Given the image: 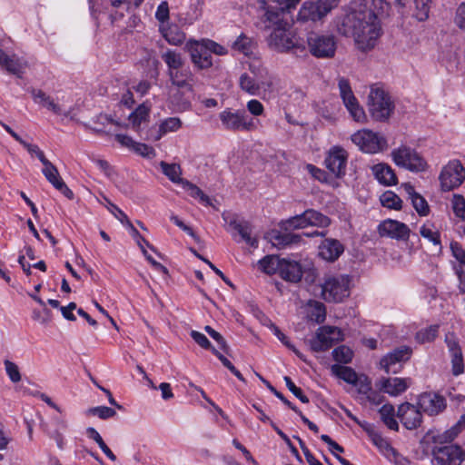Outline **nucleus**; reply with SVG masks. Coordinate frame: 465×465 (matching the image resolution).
I'll use <instances>...</instances> for the list:
<instances>
[{
  "label": "nucleus",
  "mask_w": 465,
  "mask_h": 465,
  "mask_svg": "<svg viewBox=\"0 0 465 465\" xmlns=\"http://www.w3.org/2000/svg\"><path fill=\"white\" fill-rule=\"evenodd\" d=\"M2 67H5L9 73L20 76L24 72L25 64L18 58L9 56Z\"/></svg>",
  "instance_id": "4d7b16f0"
},
{
  "label": "nucleus",
  "mask_w": 465,
  "mask_h": 465,
  "mask_svg": "<svg viewBox=\"0 0 465 465\" xmlns=\"http://www.w3.org/2000/svg\"><path fill=\"white\" fill-rule=\"evenodd\" d=\"M43 174L46 180L54 187L55 184L60 183L63 179L61 178L57 168L51 163L45 166L42 170Z\"/></svg>",
  "instance_id": "13d9d810"
},
{
  "label": "nucleus",
  "mask_w": 465,
  "mask_h": 465,
  "mask_svg": "<svg viewBox=\"0 0 465 465\" xmlns=\"http://www.w3.org/2000/svg\"><path fill=\"white\" fill-rule=\"evenodd\" d=\"M381 203L382 206L394 209V210H400L401 208V198L394 193L391 191H387L381 196Z\"/></svg>",
  "instance_id": "8fccbe9b"
},
{
  "label": "nucleus",
  "mask_w": 465,
  "mask_h": 465,
  "mask_svg": "<svg viewBox=\"0 0 465 465\" xmlns=\"http://www.w3.org/2000/svg\"><path fill=\"white\" fill-rule=\"evenodd\" d=\"M289 391L297 397L302 403H308L309 398L303 394L301 388L297 387L289 376L283 378Z\"/></svg>",
  "instance_id": "e2e57ef3"
},
{
  "label": "nucleus",
  "mask_w": 465,
  "mask_h": 465,
  "mask_svg": "<svg viewBox=\"0 0 465 465\" xmlns=\"http://www.w3.org/2000/svg\"><path fill=\"white\" fill-rule=\"evenodd\" d=\"M119 218H120V222L126 225L130 231H131V233H132V236L135 239V240H138V239H141V241H143L147 247H149L151 250L153 251H155L153 246L150 244V242L144 238L143 237L140 232H138V230L133 225V223H131V221L129 220L128 216L124 213H120V215H119Z\"/></svg>",
  "instance_id": "6e6d98bb"
},
{
  "label": "nucleus",
  "mask_w": 465,
  "mask_h": 465,
  "mask_svg": "<svg viewBox=\"0 0 465 465\" xmlns=\"http://www.w3.org/2000/svg\"><path fill=\"white\" fill-rule=\"evenodd\" d=\"M417 404L424 413L430 416L442 412L447 406L446 399L432 391L421 393L418 398Z\"/></svg>",
  "instance_id": "f3484780"
},
{
  "label": "nucleus",
  "mask_w": 465,
  "mask_h": 465,
  "mask_svg": "<svg viewBox=\"0 0 465 465\" xmlns=\"http://www.w3.org/2000/svg\"><path fill=\"white\" fill-rule=\"evenodd\" d=\"M368 107L375 120L385 121L393 112L394 104L383 89L372 87L368 97Z\"/></svg>",
  "instance_id": "20e7f679"
},
{
  "label": "nucleus",
  "mask_w": 465,
  "mask_h": 465,
  "mask_svg": "<svg viewBox=\"0 0 465 465\" xmlns=\"http://www.w3.org/2000/svg\"><path fill=\"white\" fill-rule=\"evenodd\" d=\"M205 47L208 49L209 53H213L218 55H225L227 54V49L221 45L220 44L213 41V40H203V41Z\"/></svg>",
  "instance_id": "338daca9"
},
{
  "label": "nucleus",
  "mask_w": 465,
  "mask_h": 465,
  "mask_svg": "<svg viewBox=\"0 0 465 465\" xmlns=\"http://www.w3.org/2000/svg\"><path fill=\"white\" fill-rule=\"evenodd\" d=\"M439 332V325H430L428 328L422 329L416 333V340L420 343L430 342L434 341Z\"/></svg>",
  "instance_id": "09e8293b"
},
{
  "label": "nucleus",
  "mask_w": 465,
  "mask_h": 465,
  "mask_svg": "<svg viewBox=\"0 0 465 465\" xmlns=\"http://www.w3.org/2000/svg\"><path fill=\"white\" fill-rule=\"evenodd\" d=\"M160 167L163 173L168 177V179L174 183L183 185V182H186L187 180L183 179L182 176V168L177 163H168L163 161L160 163Z\"/></svg>",
  "instance_id": "7c9ffc66"
},
{
  "label": "nucleus",
  "mask_w": 465,
  "mask_h": 465,
  "mask_svg": "<svg viewBox=\"0 0 465 465\" xmlns=\"http://www.w3.org/2000/svg\"><path fill=\"white\" fill-rule=\"evenodd\" d=\"M334 361L341 363H349L353 356L352 351L344 345L335 348L332 351Z\"/></svg>",
  "instance_id": "603ef678"
},
{
  "label": "nucleus",
  "mask_w": 465,
  "mask_h": 465,
  "mask_svg": "<svg viewBox=\"0 0 465 465\" xmlns=\"http://www.w3.org/2000/svg\"><path fill=\"white\" fill-rule=\"evenodd\" d=\"M331 372L347 383L357 385L358 375L351 367L334 364L331 366Z\"/></svg>",
  "instance_id": "2f4dec72"
},
{
  "label": "nucleus",
  "mask_w": 465,
  "mask_h": 465,
  "mask_svg": "<svg viewBox=\"0 0 465 465\" xmlns=\"http://www.w3.org/2000/svg\"><path fill=\"white\" fill-rule=\"evenodd\" d=\"M232 48L242 53L244 55H249L252 53L253 42L252 41L251 38L242 34L233 42Z\"/></svg>",
  "instance_id": "37998d69"
},
{
  "label": "nucleus",
  "mask_w": 465,
  "mask_h": 465,
  "mask_svg": "<svg viewBox=\"0 0 465 465\" xmlns=\"http://www.w3.org/2000/svg\"><path fill=\"white\" fill-rule=\"evenodd\" d=\"M445 342L450 359L451 373L454 376H460L465 371V364L461 347L453 333H448L445 336Z\"/></svg>",
  "instance_id": "dca6fc26"
},
{
  "label": "nucleus",
  "mask_w": 465,
  "mask_h": 465,
  "mask_svg": "<svg viewBox=\"0 0 465 465\" xmlns=\"http://www.w3.org/2000/svg\"><path fill=\"white\" fill-rule=\"evenodd\" d=\"M337 30L344 36L353 37L355 45L361 51L372 49L381 35L377 15L367 8L353 10L344 15Z\"/></svg>",
  "instance_id": "f257e3e1"
},
{
  "label": "nucleus",
  "mask_w": 465,
  "mask_h": 465,
  "mask_svg": "<svg viewBox=\"0 0 465 465\" xmlns=\"http://www.w3.org/2000/svg\"><path fill=\"white\" fill-rule=\"evenodd\" d=\"M282 224L285 230L301 229L310 225L308 216H305V212L302 214L289 218L284 221Z\"/></svg>",
  "instance_id": "49530a36"
},
{
  "label": "nucleus",
  "mask_w": 465,
  "mask_h": 465,
  "mask_svg": "<svg viewBox=\"0 0 465 465\" xmlns=\"http://www.w3.org/2000/svg\"><path fill=\"white\" fill-rule=\"evenodd\" d=\"M308 317L311 321L322 323L326 318V309L323 303L318 301H309Z\"/></svg>",
  "instance_id": "473e14b6"
},
{
  "label": "nucleus",
  "mask_w": 465,
  "mask_h": 465,
  "mask_svg": "<svg viewBox=\"0 0 465 465\" xmlns=\"http://www.w3.org/2000/svg\"><path fill=\"white\" fill-rule=\"evenodd\" d=\"M285 12L283 9L281 8V6L277 4V5H268L265 7V18L266 21L272 24L275 26H278L279 25H285L286 22H283L282 15Z\"/></svg>",
  "instance_id": "4c0bfd02"
},
{
  "label": "nucleus",
  "mask_w": 465,
  "mask_h": 465,
  "mask_svg": "<svg viewBox=\"0 0 465 465\" xmlns=\"http://www.w3.org/2000/svg\"><path fill=\"white\" fill-rule=\"evenodd\" d=\"M371 440L386 459L394 453L395 449L378 432L373 434Z\"/></svg>",
  "instance_id": "a18cd8bd"
},
{
  "label": "nucleus",
  "mask_w": 465,
  "mask_h": 465,
  "mask_svg": "<svg viewBox=\"0 0 465 465\" xmlns=\"http://www.w3.org/2000/svg\"><path fill=\"white\" fill-rule=\"evenodd\" d=\"M269 47L278 53H288L293 50L303 52L304 46L298 44L294 35L288 29V24L275 26L267 39Z\"/></svg>",
  "instance_id": "7ed1b4c3"
},
{
  "label": "nucleus",
  "mask_w": 465,
  "mask_h": 465,
  "mask_svg": "<svg viewBox=\"0 0 465 465\" xmlns=\"http://www.w3.org/2000/svg\"><path fill=\"white\" fill-rule=\"evenodd\" d=\"M192 62L200 69H207L213 65V58L203 44H196L191 51Z\"/></svg>",
  "instance_id": "cd10ccee"
},
{
  "label": "nucleus",
  "mask_w": 465,
  "mask_h": 465,
  "mask_svg": "<svg viewBox=\"0 0 465 465\" xmlns=\"http://www.w3.org/2000/svg\"><path fill=\"white\" fill-rule=\"evenodd\" d=\"M87 435L89 438L93 439L103 450V452L113 461L116 460V456L113 453V451L108 448V446L104 443L103 438L98 433V431L90 427L87 429Z\"/></svg>",
  "instance_id": "c03bdc74"
},
{
  "label": "nucleus",
  "mask_w": 465,
  "mask_h": 465,
  "mask_svg": "<svg viewBox=\"0 0 465 465\" xmlns=\"http://www.w3.org/2000/svg\"><path fill=\"white\" fill-rule=\"evenodd\" d=\"M338 86L340 95L351 117L356 122H363L366 118V114L362 107L360 106L357 98L354 96L349 81L344 77H341L338 82Z\"/></svg>",
  "instance_id": "f8f14e48"
},
{
  "label": "nucleus",
  "mask_w": 465,
  "mask_h": 465,
  "mask_svg": "<svg viewBox=\"0 0 465 465\" xmlns=\"http://www.w3.org/2000/svg\"><path fill=\"white\" fill-rule=\"evenodd\" d=\"M460 432L461 431L460 430V424H454L449 430L434 436V442L436 444L450 443L453 441Z\"/></svg>",
  "instance_id": "79ce46f5"
},
{
  "label": "nucleus",
  "mask_w": 465,
  "mask_h": 465,
  "mask_svg": "<svg viewBox=\"0 0 465 465\" xmlns=\"http://www.w3.org/2000/svg\"><path fill=\"white\" fill-rule=\"evenodd\" d=\"M439 179L442 191L453 190L464 182L465 168L460 161H450L442 168Z\"/></svg>",
  "instance_id": "1a4fd4ad"
},
{
  "label": "nucleus",
  "mask_w": 465,
  "mask_h": 465,
  "mask_svg": "<svg viewBox=\"0 0 465 465\" xmlns=\"http://www.w3.org/2000/svg\"><path fill=\"white\" fill-rule=\"evenodd\" d=\"M351 142L363 153H376L385 150L388 146L383 135L369 129H361L354 133Z\"/></svg>",
  "instance_id": "39448f33"
},
{
  "label": "nucleus",
  "mask_w": 465,
  "mask_h": 465,
  "mask_svg": "<svg viewBox=\"0 0 465 465\" xmlns=\"http://www.w3.org/2000/svg\"><path fill=\"white\" fill-rule=\"evenodd\" d=\"M230 225L240 234L242 241L252 247L258 246V240L255 237H252V227L248 222H237L232 221Z\"/></svg>",
  "instance_id": "c756f323"
},
{
  "label": "nucleus",
  "mask_w": 465,
  "mask_h": 465,
  "mask_svg": "<svg viewBox=\"0 0 465 465\" xmlns=\"http://www.w3.org/2000/svg\"><path fill=\"white\" fill-rule=\"evenodd\" d=\"M182 186L193 198L198 199L203 204L206 206L211 204L210 198L195 184L187 180L183 182Z\"/></svg>",
  "instance_id": "ea45409f"
},
{
  "label": "nucleus",
  "mask_w": 465,
  "mask_h": 465,
  "mask_svg": "<svg viewBox=\"0 0 465 465\" xmlns=\"http://www.w3.org/2000/svg\"><path fill=\"white\" fill-rule=\"evenodd\" d=\"M342 340L343 334L341 329L333 326H322L318 329L316 338L312 341L311 346L314 351H323Z\"/></svg>",
  "instance_id": "ddd939ff"
},
{
  "label": "nucleus",
  "mask_w": 465,
  "mask_h": 465,
  "mask_svg": "<svg viewBox=\"0 0 465 465\" xmlns=\"http://www.w3.org/2000/svg\"><path fill=\"white\" fill-rule=\"evenodd\" d=\"M381 236H388L398 240H406L409 237L408 226L395 220H386L379 225Z\"/></svg>",
  "instance_id": "aec40b11"
},
{
  "label": "nucleus",
  "mask_w": 465,
  "mask_h": 465,
  "mask_svg": "<svg viewBox=\"0 0 465 465\" xmlns=\"http://www.w3.org/2000/svg\"><path fill=\"white\" fill-rule=\"evenodd\" d=\"M282 260L274 255H267L258 262L259 269L266 274H273L280 271Z\"/></svg>",
  "instance_id": "72a5a7b5"
},
{
  "label": "nucleus",
  "mask_w": 465,
  "mask_h": 465,
  "mask_svg": "<svg viewBox=\"0 0 465 465\" xmlns=\"http://www.w3.org/2000/svg\"><path fill=\"white\" fill-rule=\"evenodd\" d=\"M256 376L266 385V387L286 406H288L293 411H298V408L288 401L282 392L278 391L267 380L256 372Z\"/></svg>",
  "instance_id": "052dcab7"
},
{
  "label": "nucleus",
  "mask_w": 465,
  "mask_h": 465,
  "mask_svg": "<svg viewBox=\"0 0 465 465\" xmlns=\"http://www.w3.org/2000/svg\"><path fill=\"white\" fill-rule=\"evenodd\" d=\"M162 59L168 67V72H173L183 67L184 61L180 53L173 50H167L162 54Z\"/></svg>",
  "instance_id": "f704fd0d"
},
{
  "label": "nucleus",
  "mask_w": 465,
  "mask_h": 465,
  "mask_svg": "<svg viewBox=\"0 0 465 465\" xmlns=\"http://www.w3.org/2000/svg\"><path fill=\"white\" fill-rule=\"evenodd\" d=\"M322 295L326 302H341L350 295L349 277L341 275L326 279L322 286Z\"/></svg>",
  "instance_id": "0eeeda50"
},
{
  "label": "nucleus",
  "mask_w": 465,
  "mask_h": 465,
  "mask_svg": "<svg viewBox=\"0 0 465 465\" xmlns=\"http://www.w3.org/2000/svg\"><path fill=\"white\" fill-rule=\"evenodd\" d=\"M305 216H308L309 224L311 226L327 227L331 223L329 217L313 209L306 210Z\"/></svg>",
  "instance_id": "a19ab883"
},
{
  "label": "nucleus",
  "mask_w": 465,
  "mask_h": 465,
  "mask_svg": "<svg viewBox=\"0 0 465 465\" xmlns=\"http://www.w3.org/2000/svg\"><path fill=\"white\" fill-rule=\"evenodd\" d=\"M149 108L144 105H139L129 116V122L134 131L139 133L143 125L148 123Z\"/></svg>",
  "instance_id": "c85d7f7f"
},
{
  "label": "nucleus",
  "mask_w": 465,
  "mask_h": 465,
  "mask_svg": "<svg viewBox=\"0 0 465 465\" xmlns=\"http://www.w3.org/2000/svg\"><path fill=\"white\" fill-rule=\"evenodd\" d=\"M420 233L423 238L428 239L434 245L440 246V234L434 229L432 224H424L421 226Z\"/></svg>",
  "instance_id": "5fc2aeb1"
},
{
  "label": "nucleus",
  "mask_w": 465,
  "mask_h": 465,
  "mask_svg": "<svg viewBox=\"0 0 465 465\" xmlns=\"http://www.w3.org/2000/svg\"><path fill=\"white\" fill-rule=\"evenodd\" d=\"M5 371L8 375L9 379L13 382H18L21 381V374H20L18 366L15 363H14L8 360H5Z\"/></svg>",
  "instance_id": "69168bd1"
},
{
  "label": "nucleus",
  "mask_w": 465,
  "mask_h": 465,
  "mask_svg": "<svg viewBox=\"0 0 465 465\" xmlns=\"http://www.w3.org/2000/svg\"><path fill=\"white\" fill-rule=\"evenodd\" d=\"M307 45L309 52L316 58L328 59L335 55L337 42L332 35L310 33Z\"/></svg>",
  "instance_id": "423d86ee"
},
{
  "label": "nucleus",
  "mask_w": 465,
  "mask_h": 465,
  "mask_svg": "<svg viewBox=\"0 0 465 465\" xmlns=\"http://www.w3.org/2000/svg\"><path fill=\"white\" fill-rule=\"evenodd\" d=\"M279 274L284 281L298 282L302 277V266L297 262L282 259Z\"/></svg>",
  "instance_id": "5701e85b"
},
{
  "label": "nucleus",
  "mask_w": 465,
  "mask_h": 465,
  "mask_svg": "<svg viewBox=\"0 0 465 465\" xmlns=\"http://www.w3.org/2000/svg\"><path fill=\"white\" fill-rule=\"evenodd\" d=\"M334 6V1L331 0L306 1L298 13V20L302 22L319 21L330 13Z\"/></svg>",
  "instance_id": "9b49d317"
},
{
  "label": "nucleus",
  "mask_w": 465,
  "mask_h": 465,
  "mask_svg": "<svg viewBox=\"0 0 465 465\" xmlns=\"http://www.w3.org/2000/svg\"><path fill=\"white\" fill-rule=\"evenodd\" d=\"M165 40L173 45H182L185 40V35L177 26L169 27L164 33Z\"/></svg>",
  "instance_id": "de8ad7c7"
},
{
  "label": "nucleus",
  "mask_w": 465,
  "mask_h": 465,
  "mask_svg": "<svg viewBox=\"0 0 465 465\" xmlns=\"http://www.w3.org/2000/svg\"><path fill=\"white\" fill-rule=\"evenodd\" d=\"M450 249L453 256L460 263V272H459V277L465 278V251L461 248V246L458 242H452L450 244Z\"/></svg>",
  "instance_id": "864d4df0"
},
{
  "label": "nucleus",
  "mask_w": 465,
  "mask_h": 465,
  "mask_svg": "<svg viewBox=\"0 0 465 465\" xmlns=\"http://www.w3.org/2000/svg\"><path fill=\"white\" fill-rule=\"evenodd\" d=\"M454 21L457 26L465 31V3L460 4L457 8Z\"/></svg>",
  "instance_id": "774afa93"
},
{
  "label": "nucleus",
  "mask_w": 465,
  "mask_h": 465,
  "mask_svg": "<svg viewBox=\"0 0 465 465\" xmlns=\"http://www.w3.org/2000/svg\"><path fill=\"white\" fill-rule=\"evenodd\" d=\"M30 93L34 102L40 106L46 108L58 115H68V113L64 112L61 106L54 103V99L44 91L33 88Z\"/></svg>",
  "instance_id": "393cba45"
},
{
  "label": "nucleus",
  "mask_w": 465,
  "mask_h": 465,
  "mask_svg": "<svg viewBox=\"0 0 465 465\" xmlns=\"http://www.w3.org/2000/svg\"><path fill=\"white\" fill-rule=\"evenodd\" d=\"M87 415L98 416L102 420H106L114 417L116 412L114 409L106 406H98L90 408L86 411Z\"/></svg>",
  "instance_id": "bf43d9fd"
},
{
  "label": "nucleus",
  "mask_w": 465,
  "mask_h": 465,
  "mask_svg": "<svg viewBox=\"0 0 465 465\" xmlns=\"http://www.w3.org/2000/svg\"><path fill=\"white\" fill-rule=\"evenodd\" d=\"M381 390L391 396H398L404 392L410 385L409 379L383 378L380 381Z\"/></svg>",
  "instance_id": "b1692460"
},
{
  "label": "nucleus",
  "mask_w": 465,
  "mask_h": 465,
  "mask_svg": "<svg viewBox=\"0 0 465 465\" xmlns=\"http://www.w3.org/2000/svg\"><path fill=\"white\" fill-rule=\"evenodd\" d=\"M374 177L380 183L391 186L397 183V177L392 168L387 163H377L371 167Z\"/></svg>",
  "instance_id": "bb28decb"
},
{
  "label": "nucleus",
  "mask_w": 465,
  "mask_h": 465,
  "mask_svg": "<svg viewBox=\"0 0 465 465\" xmlns=\"http://www.w3.org/2000/svg\"><path fill=\"white\" fill-rule=\"evenodd\" d=\"M411 352L410 347L401 346L382 357L380 365L387 373H397L401 367V362L408 361Z\"/></svg>",
  "instance_id": "2eb2a0df"
},
{
  "label": "nucleus",
  "mask_w": 465,
  "mask_h": 465,
  "mask_svg": "<svg viewBox=\"0 0 465 465\" xmlns=\"http://www.w3.org/2000/svg\"><path fill=\"white\" fill-rule=\"evenodd\" d=\"M219 118L223 127L228 131L249 132L256 129L252 119H248L244 111H232L231 109H226L219 114Z\"/></svg>",
  "instance_id": "6e6552de"
},
{
  "label": "nucleus",
  "mask_w": 465,
  "mask_h": 465,
  "mask_svg": "<svg viewBox=\"0 0 465 465\" xmlns=\"http://www.w3.org/2000/svg\"><path fill=\"white\" fill-rule=\"evenodd\" d=\"M381 418L385 425L393 430H399V424L394 418L395 410L391 404H384L379 411Z\"/></svg>",
  "instance_id": "e433bc0d"
},
{
  "label": "nucleus",
  "mask_w": 465,
  "mask_h": 465,
  "mask_svg": "<svg viewBox=\"0 0 465 465\" xmlns=\"http://www.w3.org/2000/svg\"><path fill=\"white\" fill-rule=\"evenodd\" d=\"M169 79L173 85L188 92H193V75L189 68L182 67L173 72H168Z\"/></svg>",
  "instance_id": "4be33fe9"
},
{
  "label": "nucleus",
  "mask_w": 465,
  "mask_h": 465,
  "mask_svg": "<svg viewBox=\"0 0 465 465\" xmlns=\"http://www.w3.org/2000/svg\"><path fill=\"white\" fill-rule=\"evenodd\" d=\"M420 409L415 405L404 402L398 408L397 416L407 430H414L420 426L422 414Z\"/></svg>",
  "instance_id": "6ab92c4d"
},
{
  "label": "nucleus",
  "mask_w": 465,
  "mask_h": 465,
  "mask_svg": "<svg viewBox=\"0 0 465 465\" xmlns=\"http://www.w3.org/2000/svg\"><path fill=\"white\" fill-rule=\"evenodd\" d=\"M115 140L122 146L126 147L131 151H134L137 154H140V155L145 156V157H150V156L153 155V147H151L145 143H137V142L134 141L132 139V137H130L128 135L117 134H115Z\"/></svg>",
  "instance_id": "a878e982"
},
{
  "label": "nucleus",
  "mask_w": 465,
  "mask_h": 465,
  "mask_svg": "<svg viewBox=\"0 0 465 465\" xmlns=\"http://www.w3.org/2000/svg\"><path fill=\"white\" fill-rule=\"evenodd\" d=\"M239 85L251 95H265L273 92L274 78L260 62L253 61L249 64V73L240 76Z\"/></svg>",
  "instance_id": "f03ea898"
},
{
  "label": "nucleus",
  "mask_w": 465,
  "mask_h": 465,
  "mask_svg": "<svg viewBox=\"0 0 465 465\" xmlns=\"http://www.w3.org/2000/svg\"><path fill=\"white\" fill-rule=\"evenodd\" d=\"M394 163L401 167L411 172H420L426 167V162L413 149L407 146H401L391 152Z\"/></svg>",
  "instance_id": "9d476101"
},
{
  "label": "nucleus",
  "mask_w": 465,
  "mask_h": 465,
  "mask_svg": "<svg viewBox=\"0 0 465 465\" xmlns=\"http://www.w3.org/2000/svg\"><path fill=\"white\" fill-rule=\"evenodd\" d=\"M343 252V245L336 239H325L319 246V255L328 262L336 261Z\"/></svg>",
  "instance_id": "412c9836"
},
{
  "label": "nucleus",
  "mask_w": 465,
  "mask_h": 465,
  "mask_svg": "<svg viewBox=\"0 0 465 465\" xmlns=\"http://www.w3.org/2000/svg\"><path fill=\"white\" fill-rule=\"evenodd\" d=\"M348 153L340 146H333L330 149L325 158V166L336 176L341 177L346 173Z\"/></svg>",
  "instance_id": "a211bd4d"
},
{
  "label": "nucleus",
  "mask_w": 465,
  "mask_h": 465,
  "mask_svg": "<svg viewBox=\"0 0 465 465\" xmlns=\"http://www.w3.org/2000/svg\"><path fill=\"white\" fill-rule=\"evenodd\" d=\"M432 454L439 465H460L465 459V451L454 444L435 446Z\"/></svg>",
  "instance_id": "4468645a"
},
{
  "label": "nucleus",
  "mask_w": 465,
  "mask_h": 465,
  "mask_svg": "<svg viewBox=\"0 0 465 465\" xmlns=\"http://www.w3.org/2000/svg\"><path fill=\"white\" fill-rule=\"evenodd\" d=\"M411 203L420 215L425 216L429 213V205L426 200L419 193L413 195Z\"/></svg>",
  "instance_id": "0e129e2a"
},
{
  "label": "nucleus",
  "mask_w": 465,
  "mask_h": 465,
  "mask_svg": "<svg viewBox=\"0 0 465 465\" xmlns=\"http://www.w3.org/2000/svg\"><path fill=\"white\" fill-rule=\"evenodd\" d=\"M181 126L182 121L178 117H169L164 119L159 126V134L156 137V139L159 140L163 135L166 134L167 133L176 132L181 128Z\"/></svg>",
  "instance_id": "58836bf2"
},
{
  "label": "nucleus",
  "mask_w": 465,
  "mask_h": 465,
  "mask_svg": "<svg viewBox=\"0 0 465 465\" xmlns=\"http://www.w3.org/2000/svg\"><path fill=\"white\" fill-rule=\"evenodd\" d=\"M414 5L413 15L415 18L420 22L427 20L430 13L429 0H414Z\"/></svg>",
  "instance_id": "3c124183"
},
{
  "label": "nucleus",
  "mask_w": 465,
  "mask_h": 465,
  "mask_svg": "<svg viewBox=\"0 0 465 465\" xmlns=\"http://www.w3.org/2000/svg\"><path fill=\"white\" fill-rule=\"evenodd\" d=\"M451 205L456 216L463 219L465 216V198L460 194H454L451 199Z\"/></svg>",
  "instance_id": "680f3d73"
},
{
  "label": "nucleus",
  "mask_w": 465,
  "mask_h": 465,
  "mask_svg": "<svg viewBox=\"0 0 465 465\" xmlns=\"http://www.w3.org/2000/svg\"><path fill=\"white\" fill-rule=\"evenodd\" d=\"M302 235L298 233H292V232H283L280 233L278 232L272 237L273 244L283 248L286 246L298 244L302 241Z\"/></svg>",
  "instance_id": "c9c22d12"
}]
</instances>
